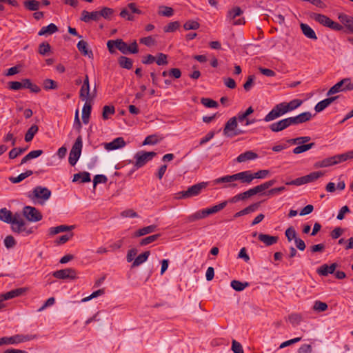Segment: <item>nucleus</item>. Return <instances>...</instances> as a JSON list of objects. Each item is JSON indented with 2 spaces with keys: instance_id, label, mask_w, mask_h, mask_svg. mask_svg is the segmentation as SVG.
Instances as JSON below:
<instances>
[{
  "instance_id": "nucleus-1",
  "label": "nucleus",
  "mask_w": 353,
  "mask_h": 353,
  "mask_svg": "<svg viewBox=\"0 0 353 353\" xmlns=\"http://www.w3.org/2000/svg\"><path fill=\"white\" fill-rule=\"evenodd\" d=\"M310 17L322 26L328 27L332 30L340 31L343 28L341 24L332 21L331 19L324 14L313 12L310 14Z\"/></svg>"
},
{
  "instance_id": "nucleus-2",
  "label": "nucleus",
  "mask_w": 353,
  "mask_h": 353,
  "mask_svg": "<svg viewBox=\"0 0 353 353\" xmlns=\"http://www.w3.org/2000/svg\"><path fill=\"white\" fill-rule=\"evenodd\" d=\"M82 147V137L81 136H79L77 138L74 143L73 144L69 154L68 161L72 166H74L77 163L78 159H79L81 153Z\"/></svg>"
},
{
  "instance_id": "nucleus-3",
  "label": "nucleus",
  "mask_w": 353,
  "mask_h": 353,
  "mask_svg": "<svg viewBox=\"0 0 353 353\" xmlns=\"http://www.w3.org/2000/svg\"><path fill=\"white\" fill-rule=\"evenodd\" d=\"M205 182L199 183L192 185L185 191H181L178 193L179 199H187L199 195L201 191L207 187Z\"/></svg>"
},
{
  "instance_id": "nucleus-4",
  "label": "nucleus",
  "mask_w": 353,
  "mask_h": 353,
  "mask_svg": "<svg viewBox=\"0 0 353 353\" xmlns=\"http://www.w3.org/2000/svg\"><path fill=\"white\" fill-rule=\"evenodd\" d=\"M157 153L154 152H145L143 150L137 152L134 158L135 159L134 167L139 169L145 165L149 161L152 160Z\"/></svg>"
},
{
  "instance_id": "nucleus-5",
  "label": "nucleus",
  "mask_w": 353,
  "mask_h": 353,
  "mask_svg": "<svg viewBox=\"0 0 353 353\" xmlns=\"http://www.w3.org/2000/svg\"><path fill=\"white\" fill-rule=\"evenodd\" d=\"M236 117L230 118L225 123L223 129V134L228 137H232L239 134H242L244 132L240 129H237Z\"/></svg>"
},
{
  "instance_id": "nucleus-6",
  "label": "nucleus",
  "mask_w": 353,
  "mask_h": 353,
  "mask_svg": "<svg viewBox=\"0 0 353 353\" xmlns=\"http://www.w3.org/2000/svg\"><path fill=\"white\" fill-rule=\"evenodd\" d=\"M285 102L276 104L272 110L264 117L265 122H270L288 113Z\"/></svg>"
},
{
  "instance_id": "nucleus-7",
  "label": "nucleus",
  "mask_w": 353,
  "mask_h": 353,
  "mask_svg": "<svg viewBox=\"0 0 353 353\" xmlns=\"http://www.w3.org/2000/svg\"><path fill=\"white\" fill-rule=\"evenodd\" d=\"M353 83L350 82V79L345 78L334 85L327 92V96H330L342 91L352 90Z\"/></svg>"
},
{
  "instance_id": "nucleus-8",
  "label": "nucleus",
  "mask_w": 353,
  "mask_h": 353,
  "mask_svg": "<svg viewBox=\"0 0 353 353\" xmlns=\"http://www.w3.org/2000/svg\"><path fill=\"white\" fill-rule=\"evenodd\" d=\"M344 161H345V158H343V154H341L316 161L314 163V167L315 168H325L334 165Z\"/></svg>"
},
{
  "instance_id": "nucleus-9",
  "label": "nucleus",
  "mask_w": 353,
  "mask_h": 353,
  "mask_svg": "<svg viewBox=\"0 0 353 353\" xmlns=\"http://www.w3.org/2000/svg\"><path fill=\"white\" fill-rule=\"evenodd\" d=\"M23 215L31 222H37L42 219L41 213L34 207L25 206L23 208Z\"/></svg>"
},
{
  "instance_id": "nucleus-10",
  "label": "nucleus",
  "mask_w": 353,
  "mask_h": 353,
  "mask_svg": "<svg viewBox=\"0 0 353 353\" xmlns=\"http://www.w3.org/2000/svg\"><path fill=\"white\" fill-rule=\"evenodd\" d=\"M26 290L27 289L25 288H19L12 290L5 294H0V309L5 307V305L3 303L4 301L20 296L23 295Z\"/></svg>"
},
{
  "instance_id": "nucleus-11",
  "label": "nucleus",
  "mask_w": 353,
  "mask_h": 353,
  "mask_svg": "<svg viewBox=\"0 0 353 353\" xmlns=\"http://www.w3.org/2000/svg\"><path fill=\"white\" fill-rule=\"evenodd\" d=\"M52 276L59 279L75 280L78 278L77 276V271L73 268H65L57 270L52 273Z\"/></svg>"
},
{
  "instance_id": "nucleus-12",
  "label": "nucleus",
  "mask_w": 353,
  "mask_h": 353,
  "mask_svg": "<svg viewBox=\"0 0 353 353\" xmlns=\"http://www.w3.org/2000/svg\"><path fill=\"white\" fill-rule=\"evenodd\" d=\"M32 195L39 200L40 203L47 201L51 196V191L45 187L37 186L32 190Z\"/></svg>"
},
{
  "instance_id": "nucleus-13",
  "label": "nucleus",
  "mask_w": 353,
  "mask_h": 353,
  "mask_svg": "<svg viewBox=\"0 0 353 353\" xmlns=\"http://www.w3.org/2000/svg\"><path fill=\"white\" fill-rule=\"evenodd\" d=\"M290 125H292L291 120L290 117H288L277 122L272 123L270 125L269 128L274 132H279L288 128Z\"/></svg>"
},
{
  "instance_id": "nucleus-14",
  "label": "nucleus",
  "mask_w": 353,
  "mask_h": 353,
  "mask_svg": "<svg viewBox=\"0 0 353 353\" xmlns=\"http://www.w3.org/2000/svg\"><path fill=\"white\" fill-rule=\"evenodd\" d=\"M126 143L123 137H117L110 143H103V148L108 150H114L125 147Z\"/></svg>"
},
{
  "instance_id": "nucleus-15",
  "label": "nucleus",
  "mask_w": 353,
  "mask_h": 353,
  "mask_svg": "<svg viewBox=\"0 0 353 353\" xmlns=\"http://www.w3.org/2000/svg\"><path fill=\"white\" fill-rule=\"evenodd\" d=\"M292 125H296L310 121L312 115L310 112H302L295 117H290Z\"/></svg>"
},
{
  "instance_id": "nucleus-16",
  "label": "nucleus",
  "mask_w": 353,
  "mask_h": 353,
  "mask_svg": "<svg viewBox=\"0 0 353 353\" xmlns=\"http://www.w3.org/2000/svg\"><path fill=\"white\" fill-rule=\"evenodd\" d=\"M235 181H240L241 183L250 184L253 179L252 172L250 170L243 171L234 174Z\"/></svg>"
},
{
  "instance_id": "nucleus-17",
  "label": "nucleus",
  "mask_w": 353,
  "mask_h": 353,
  "mask_svg": "<svg viewBox=\"0 0 353 353\" xmlns=\"http://www.w3.org/2000/svg\"><path fill=\"white\" fill-rule=\"evenodd\" d=\"M256 194V192L254 188L244 192L240 193L239 194L235 195L234 196L230 199L228 201L230 203H236L240 200H245L249 197H251L254 195Z\"/></svg>"
},
{
  "instance_id": "nucleus-18",
  "label": "nucleus",
  "mask_w": 353,
  "mask_h": 353,
  "mask_svg": "<svg viewBox=\"0 0 353 353\" xmlns=\"http://www.w3.org/2000/svg\"><path fill=\"white\" fill-rule=\"evenodd\" d=\"M339 96L331 97L319 102L314 107L316 112H320L329 106L332 102L336 100Z\"/></svg>"
},
{
  "instance_id": "nucleus-19",
  "label": "nucleus",
  "mask_w": 353,
  "mask_h": 353,
  "mask_svg": "<svg viewBox=\"0 0 353 353\" xmlns=\"http://www.w3.org/2000/svg\"><path fill=\"white\" fill-rule=\"evenodd\" d=\"M99 11H92L89 12L86 10H83L81 12V20L85 23H88L91 20L97 21H99Z\"/></svg>"
},
{
  "instance_id": "nucleus-20",
  "label": "nucleus",
  "mask_w": 353,
  "mask_h": 353,
  "mask_svg": "<svg viewBox=\"0 0 353 353\" xmlns=\"http://www.w3.org/2000/svg\"><path fill=\"white\" fill-rule=\"evenodd\" d=\"M337 264L335 263H332L330 265L323 264L317 269L316 272L319 275L327 276L329 274L334 273Z\"/></svg>"
},
{
  "instance_id": "nucleus-21",
  "label": "nucleus",
  "mask_w": 353,
  "mask_h": 353,
  "mask_svg": "<svg viewBox=\"0 0 353 353\" xmlns=\"http://www.w3.org/2000/svg\"><path fill=\"white\" fill-rule=\"evenodd\" d=\"M258 239L266 246H270L277 243L279 237L277 236H270L269 234H259Z\"/></svg>"
},
{
  "instance_id": "nucleus-22",
  "label": "nucleus",
  "mask_w": 353,
  "mask_h": 353,
  "mask_svg": "<svg viewBox=\"0 0 353 353\" xmlns=\"http://www.w3.org/2000/svg\"><path fill=\"white\" fill-rule=\"evenodd\" d=\"M11 229L12 232L18 234L26 232L27 234H30L32 232L31 230H26V222L24 221H19V222L11 223Z\"/></svg>"
},
{
  "instance_id": "nucleus-23",
  "label": "nucleus",
  "mask_w": 353,
  "mask_h": 353,
  "mask_svg": "<svg viewBox=\"0 0 353 353\" xmlns=\"http://www.w3.org/2000/svg\"><path fill=\"white\" fill-rule=\"evenodd\" d=\"M260 206V202L252 203V205L246 207L242 210L236 212L234 215V218H238L239 216L248 214L250 213L255 212Z\"/></svg>"
},
{
  "instance_id": "nucleus-24",
  "label": "nucleus",
  "mask_w": 353,
  "mask_h": 353,
  "mask_svg": "<svg viewBox=\"0 0 353 353\" xmlns=\"http://www.w3.org/2000/svg\"><path fill=\"white\" fill-rule=\"evenodd\" d=\"M234 181H235L234 174H232V175H226V176H222L220 178H217L216 179H215L214 181V183L219 184V183H230L225 187L235 188L237 186V184L232 183Z\"/></svg>"
},
{
  "instance_id": "nucleus-25",
  "label": "nucleus",
  "mask_w": 353,
  "mask_h": 353,
  "mask_svg": "<svg viewBox=\"0 0 353 353\" xmlns=\"http://www.w3.org/2000/svg\"><path fill=\"white\" fill-rule=\"evenodd\" d=\"M258 158V154L251 150L246 151L238 156L236 161L239 163L245 162L247 161L254 160Z\"/></svg>"
},
{
  "instance_id": "nucleus-26",
  "label": "nucleus",
  "mask_w": 353,
  "mask_h": 353,
  "mask_svg": "<svg viewBox=\"0 0 353 353\" xmlns=\"http://www.w3.org/2000/svg\"><path fill=\"white\" fill-rule=\"evenodd\" d=\"M74 228V225H60L57 227H52L49 228V235L54 236L60 232L71 231Z\"/></svg>"
},
{
  "instance_id": "nucleus-27",
  "label": "nucleus",
  "mask_w": 353,
  "mask_h": 353,
  "mask_svg": "<svg viewBox=\"0 0 353 353\" xmlns=\"http://www.w3.org/2000/svg\"><path fill=\"white\" fill-rule=\"evenodd\" d=\"M58 31V28L54 23H50L47 26H43L39 31V36H47L52 34Z\"/></svg>"
},
{
  "instance_id": "nucleus-28",
  "label": "nucleus",
  "mask_w": 353,
  "mask_h": 353,
  "mask_svg": "<svg viewBox=\"0 0 353 353\" xmlns=\"http://www.w3.org/2000/svg\"><path fill=\"white\" fill-rule=\"evenodd\" d=\"M301 29L303 33V34L311 39L316 40L317 37L316 35L315 32L314 30L307 24L305 23H301L300 25Z\"/></svg>"
},
{
  "instance_id": "nucleus-29",
  "label": "nucleus",
  "mask_w": 353,
  "mask_h": 353,
  "mask_svg": "<svg viewBox=\"0 0 353 353\" xmlns=\"http://www.w3.org/2000/svg\"><path fill=\"white\" fill-rule=\"evenodd\" d=\"M157 227L155 225H150L149 226L142 228L137 230L134 233L133 236L134 237H139V236L148 234H150L152 232H155L157 230Z\"/></svg>"
},
{
  "instance_id": "nucleus-30",
  "label": "nucleus",
  "mask_w": 353,
  "mask_h": 353,
  "mask_svg": "<svg viewBox=\"0 0 353 353\" xmlns=\"http://www.w3.org/2000/svg\"><path fill=\"white\" fill-rule=\"evenodd\" d=\"M79 51L84 56H88L90 58L93 57V53L91 50H88V43L83 40L78 42L77 46Z\"/></svg>"
},
{
  "instance_id": "nucleus-31",
  "label": "nucleus",
  "mask_w": 353,
  "mask_h": 353,
  "mask_svg": "<svg viewBox=\"0 0 353 353\" xmlns=\"http://www.w3.org/2000/svg\"><path fill=\"white\" fill-rule=\"evenodd\" d=\"M339 19L341 22L349 30L350 32L353 33V18L346 14H340Z\"/></svg>"
},
{
  "instance_id": "nucleus-32",
  "label": "nucleus",
  "mask_w": 353,
  "mask_h": 353,
  "mask_svg": "<svg viewBox=\"0 0 353 353\" xmlns=\"http://www.w3.org/2000/svg\"><path fill=\"white\" fill-rule=\"evenodd\" d=\"M22 88H28L30 89L32 92L38 93L41 91V88L31 82L29 79H23L21 81Z\"/></svg>"
},
{
  "instance_id": "nucleus-33",
  "label": "nucleus",
  "mask_w": 353,
  "mask_h": 353,
  "mask_svg": "<svg viewBox=\"0 0 353 353\" xmlns=\"http://www.w3.org/2000/svg\"><path fill=\"white\" fill-rule=\"evenodd\" d=\"M92 106L90 102L85 101L82 109V120L85 124L88 123Z\"/></svg>"
},
{
  "instance_id": "nucleus-34",
  "label": "nucleus",
  "mask_w": 353,
  "mask_h": 353,
  "mask_svg": "<svg viewBox=\"0 0 353 353\" xmlns=\"http://www.w3.org/2000/svg\"><path fill=\"white\" fill-rule=\"evenodd\" d=\"M81 181V183H87L90 181V174L88 172H82L74 174L73 176V182Z\"/></svg>"
},
{
  "instance_id": "nucleus-35",
  "label": "nucleus",
  "mask_w": 353,
  "mask_h": 353,
  "mask_svg": "<svg viewBox=\"0 0 353 353\" xmlns=\"http://www.w3.org/2000/svg\"><path fill=\"white\" fill-rule=\"evenodd\" d=\"M150 254V251H145L142 254H139V256H137L132 263V268L137 267L141 264L143 263L145 261H147Z\"/></svg>"
},
{
  "instance_id": "nucleus-36",
  "label": "nucleus",
  "mask_w": 353,
  "mask_h": 353,
  "mask_svg": "<svg viewBox=\"0 0 353 353\" xmlns=\"http://www.w3.org/2000/svg\"><path fill=\"white\" fill-rule=\"evenodd\" d=\"M24 7L30 11H37L41 6V3L36 0H27L23 2Z\"/></svg>"
},
{
  "instance_id": "nucleus-37",
  "label": "nucleus",
  "mask_w": 353,
  "mask_h": 353,
  "mask_svg": "<svg viewBox=\"0 0 353 353\" xmlns=\"http://www.w3.org/2000/svg\"><path fill=\"white\" fill-rule=\"evenodd\" d=\"M79 97L82 101L85 102H90V86H85L82 85L80 92H79Z\"/></svg>"
},
{
  "instance_id": "nucleus-38",
  "label": "nucleus",
  "mask_w": 353,
  "mask_h": 353,
  "mask_svg": "<svg viewBox=\"0 0 353 353\" xmlns=\"http://www.w3.org/2000/svg\"><path fill=\"white\" fill-rule=\"evenodd\" d=\"M120 67L130 70L132 68V60L128 57L121 56L118 59Z\"/></svg>"
},
{
  "instance_id": "nucleus-39",
  "label": "nucleus",
  "mask_w": 353,
  "mask_h": 353,
  "mask_svg": "<svg viewBox=\"0 0 353 353\" xmlns=\"http://www.w3.org/2000/svg\"><path fill=\"white\" fill-rule=\"evenodd\" d=\"M13 344L19 343L25 341H31L36 338L35 335H22V334H17L12 336Z\"/></svg>"
},
{
  "instance_id": "nucleus-40",
  "label": "nucleus",
  "mask_w": 353,
  "mask_h": 353,
  "mask_svg": "<svg viewBox=\"0 0 353 353\" xmlns=\"http://www.w3.org/2000/svg\"><path fill=\"white\" fill-rule=\"evenodd\" d=\"M276 183L275 179H272L268 181H265L263 183H261L259 185H256L254 187L256 194L261 193L263 191L268 189L269 188L272 187L274 183Z\"/></svg>"
},
{
  "instance_id": "nucleus-41",
  "label": "nucleus",
  "mask_w": 353,
  "mask_h": 353,
  "mask_svg": "<svg viewBox=\"0 0 353 353\" xmlns=\"http://www.w3.org/2000/svg\"><path fill=\"white\" fill-rule=\"evenodd\" d=\"M12 214L11 211L6 208H1L0 210V220L6 223H10L12 221Z\"/></svg>"
},
{
  "instance_id": "nucleus-42",
  "label": "nucleus",
  "mask_w": 353,
  "mask_h": 353,
  "mask_svg": "<svg viewBox=\"0 0 353 353\" xmlns=\"http://www.w3.org/2000/svg\"><path fill=\"white\" fill-rule=\"evenodd\" d=\"M300 145L296 146L293 149V153L295 154H299L301 153H303L304 152H306L311 148H312L315 143H310L307 144H299Z\"/></svg>"
},
{
  "instance_id": "nucleus-43",
  "label": "nucleus",
  "mask_w": 353,
  "mask_h": 353,
  "mask_svg": "<svg viewBox=\"0 0 353 353\" xmlns=\"http://www.w3.org/2000/svg\"><path fill=\"white\" fill-rule=\"evenodd\" d=\"M39 127L37 125H32L25 134V141L30 142L33 139L34 136L37 133Z\"/></svg>"
},
{
  "instance_id": "nucleus-44",
  "label": "nucleus",
  "mask_w": 353,
  "mask_h": 353,
  "mask_svg": "<svg viewBox=\"0 0 353 353\" xmlns=\"http://www.w3.org/2000/svg\"><path fill=\"white\" fill-rule=\"evenodd\" d=\"M114 13V10L112 8L103 7L99 12V18L103 17L105 19L110 20L112 16Z\"/></svg>"
},
{
  "instance_id": "nucleus-45",
  "label": "nucleus",
  "mask_w": 353,
  "mask_h": 353,
  "mask_svg": "<svg viewBox=\"0 0 353 353\" xmlns=\"http://www.w3.org/2000/svg\"><path fill=\"white\" fill-rule=\"evenodd\" d=\"M249 285L248 282H241L237 280H233L231 281V287L236 291L240 292L243 290L246 287Z\"/></svg>"
},
{
  "instance_id": "nucleus-46",
  "label": "nucleus",
  "mask_w": 353,
  "mask_h": 353,
  "mask_svg": "<svg viewBox=\"0 0 353 353\" xmlns=\"http://www.w3.org/2000/svg\"><path fill=\"white\" fill-rule=\"evenodd\" d=\"M302 103L303 101L301 99H294L289 103L285 102V107L288 112L299 108L302 104Z\"/></svg>"
},
{
  "instance_id": "nucleus-47",
  "label": "nucleus",
  "mask_w": 353,
  "mask_h": 353,
  "mask_svg": "<svg viewBox=\"0 0 353 353\" xmlns=\"http://www.w3.org/2000/svg\"><path fill=\"white\" fill-rule=\"evenodd\" d=\"M160 236H161L160 234H153V235L147 236L145 238H143L140 241L139 245L141 246H144L148 244H150V243L157 241L159 238Z\"/></svg>"
},
{
  "instance_id": "nucleus-48",
  "label": "nucleus",
  "mask_w": 353,
  "mask_h": 353,
  "mask_svg": "<svg viewBox=\"0 0 353 353\" xmlns=\"http://www.w3.org/2000/svg\"><path fill=\"white\" fill-rule=\"evenodd\" d=\"M158 13L159 15L170 17L173 15L174 10L171 7L161 6L159 7Z\"/></svg>"
},
{
  "instance_id": "nucleus-49",
  "label": "nucleus",
  "mask_w": 353,
  "mask_h": 353,
  "mask_svg": "<svg viewBox=\"0 0 353 353\" xmlns=\"http://www.w3.org/2000/svg\"><path fill=\"white\" fill-rule=\"evenodd\" d=\"M323 175L324 173L321 171L311 172L309 174L305 176L306 183H308L314 181Z\"/></svg>"
},
{
  "instance_id": "nucleus-50",
  "label": "nucleus",
  "mask_w": 353,
  "mask_h": 353,
  "mask_svg": "<svg viewBox=\"0 0 353 353\" xmlns=\"http://www.w3.org/2000/svg\"><path fill=\"white\" fill-rule=\"evenodd\" d=\"M116 48L124 54H128V44L124 42L121 39H117L116 42Z\"/></svg>"
},
{
  "instance_id": "nucleus-51",
  "label": "nucleus",
  "mask_w": 353,
  "mask_h": 353,
  "mask_svg": "<svg viewBox=\"0 0 353 353\" xmlns=\"http://www.w3.org/2000/svg\"><path fill=\"white\" fill-rule=\"evenodd\" d=\"M202 219H204L203 214H202V211L199 210V211L194 212V214L188 216L185 219V221L187 223H192V222H194L195 221Z\"/></svg>"
},
{
  "instance_id": "nucleus-52",
  "label": "nucleus",
  "mask_w": 353,
  "mask_h": 353,
  "mask_svg": "<svg viewBox=\"0 0 353 353\" xmlns=\"http://www.w3.org/2000/svg\"><path fill=\"white\" fill-rule=\"evenodd\" d=\"M51 50V46L48 42H43L39 46L38 52L41 55L45 56Z\"/></svg>"
},
{
  "instance_id": "nucleus-53",
  "label": "nucleus",
  "mask_w": 353,
  "mask_h": 353,
  "mask_svg": "<svg viewBox=\"0 0 353 353\" xmlns=\"http://www.w3.org/2000/svg\"><path fill=\"white\" fill-rule=\"evenodd\" d=\"M155 62L158 65H166L168 63V56L163 53H158L155 57Z\"/></svg>"
},
{
  "instance_id": "nucleus-54",
  "label": "nucleus",
  "mask_w": 353,
  "mask_h": 353,
  "mask_svg": "<svg viewBox=\"0 0 353 353\" xmlns=\"http://www.w3.org/2000/svg\"><path fill=\"white\" fill-rule=\"evenodd\" d=\"M199 23L193 20H189L186 21L183 25V28L185 30H197L199 28Z\"/></svg>"
},
{
  "instance_id": "nucleus-55",
  "label": "nucleus",
  "mask_w": 353,
  "mask_h": 353,
  "mask_svg": "<svg viewBox=\"0 0 353 353\" xmlns=\"http://www.w3.org/2000/svg\"><path fill=\"white\" fill-rule=\"evenodd\" d=\"M115 112V109L113 105H105L103 108L102 117L103 119H108V115H112Z\"/></svg>"
},
{
  "instance_id": "nucleus-56",
  "label": "nucleus",
  "mask_w": 353,
  "mask_h": 353,
  "mask_svg": "<svg viewBox=\"0 0 353 353\" xmlns=\"http://www.w3.org/2000/svg\"><path fill=\"white\" fill-rule=\"evenodd\" d=\"M26 150V148H14L9 152V158L10 159H14L17 158L19 155L23 154Z\"/></svg>"
},
{
  "instance_id": "nucleus-57",
  "label": "nucleus",
  "mask_w": 353,
  "mask_h": 353,
  "mask_svg": "<svg viewBox=\"0 0 353 353\" xmlns=\"http://www.w3.org/2000/svg\"><path fill=\"white\" fill-rule=\"evenodd\" d=\"M179 27L180 23L179 21H173L165 26L163 28V30L165 32H172L176 30Z\"/></svg>"
},
{
  "instance_id": "nucleus-58",
  "label": "nucleus",
  "mask_w": 353,
  "mask_h": 353,
  "mask_svg": "<svg viewBox=\"0 0 353 353\" xmlns=\"http://www.w3.org/2000/svg\"><path fill=\"white\" fill-rule=\"evenodd\" d=\"M243 13L242 10L239 7H235L228 13V18L234 20L236 17L240 16Z\"/></svg>"
},
{
  "instance_id": "nucleus-59",
  "label": "nucleus",
  "mask_w": 353,
  "mask_h": 353,
  "mask_svg": "<svg viewBox=\"0 0 353 353\" xmlns=\"http://www.w3.org/2000/svg\"><path fill=\"white\" fill-rule=\"evenodd\" d=\"M201 103L207 108H217L219 106L218 103L209 98H202Z\"/></svg>"
},
{
  "instance_id": "nucleus-60",
  "label": "nucleus",
  "mask_w": 353,
  "mask_h": 353,
  "mask_svg": "<svg viewBox=\"0 0 353 353\" xmlns=\"http://www.w3.org/2000/svg\"><path fill=\"white\" fill-rule=\"evenodd\" d=\"M327 307L328 306L326 303L320 301H316L313 306L314 310L317 312H324L327 309Z\"/></svg>"
},
{
  "instance_id": "nucleus-61",
  "label": "nucleus",
  "mask_w": 353,
  "mask_h": 353,
  "mask_svg": "<svg viewBox=\"0 0 353 353\" xmlns=\"http://www.w3.org/2000/svg\"><path fill=\"white\" fill-rule=\"evenodd\" d=\"M43 87L46 90H55L58 86L56 81L47 79L43 81Z\"/></svg>"
},
{
  "instance_id": "nucleus-62",
  "label": "nucleus",
  "mask_w": 353,
  "mask_h": 353,
  "mask_svg": "<svg viewBox=\"0 0 353 353\" xmlns=\"http://www.w3.org/2000/svg\"><path fill=\"white\" fill-rule=\"evenodd\" d=\"M289 321L293 325H299L302 321V316L299 314H292L288 316Z\"/></svg>"
},
{
  "instance_id": "nucleus-63",
  "label": "nucleus",
  "mask_w": 353,
  "mask_h": 353,
  "mask_svg": "<svg viewBox=\"0 0 353 353\" xmlns=\"http://www.w3.org/2000/svg\"><path fill=\"white\" fill-rule=\"evenodd\" d=\"M17 242L12 235L7 236L4 239V245L8 249L14 248Z\"/></svg>"
},
{
  "instance_id": "nucleus-64",
  "label": "nucleus",
  "mask_w": 353,
  "mask_h": 353,
  "mask_svg": "<svg viewBox=\"0 0 353 353\" xmlns=\"http://www.w3.org/2000/svg\"><path fill=\"white\" fill-rule=\"evenodd\" d=\"M232 350L234 353H244L241 344L236 340L232 341Z\"/></svg>"
}]
</instances>
